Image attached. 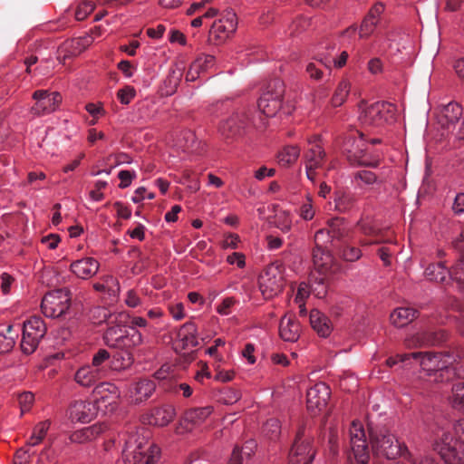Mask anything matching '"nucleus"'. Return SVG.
<instances>
[{
  "label": "nucleus",
  "mask_w": 464,
  "mask_h": 464,
  "mask_svg": "<svg viewBox=\"0 0 464 464\" xmlns=\"http://www.w3.org/2000/svg\"><path fill=\"white\" fill-rule=\"evenodd\" d=\"M330 395V388L324 382L314 384L306 393L307 409L311 411H322L327 405Z\"/></svg>",
  "instance_id": "nucleus-16"
},
{
  "label": "nucleus",
  "mask_w": 464,
  "mask_h": 464,
  "mask_svg": "<svg viewBox=\"0 0 464 464\" xmlns=\"http://www.w3.org/2000/svg\"><path fill=\"white\" fill-rule=\"evenodd\" d=\"M94 392L97 395L101 394V397L96 399L97 406L91 401L82 400L75 401L71 404L69 415L72 421L89 422L96 416L100 407L106 406V402L109 405L115 404L118 399L117 388L111 383H102L95 388Z\"/></svg>",
  "instance_id": "nucleus-2"
},
{
  "label": "nucleus",
  "mask_w": 464,
  "mask_h": 464,
  "mask_svg": "<svg viewBox=\"0 0 464 464\" xmlns=\"http://www.w3.org/2000/svg\"><path fill=\"white\" fill-rule=\"evenodd\" d=\"M355 197L350 194H343L335 198V209L339 212H346L355 204Z\"/></svg>",
  "instance_id": "nucleus-46"
},
{
  "label": "nucleus",
  "mask_w": 464,
  "mask_h": 464,
  "mask_svg": "<svg viewBox=\"0 0 464 464\" xmlns=\"http://www.w3.org/2000/svg\"><path fill=\"white\" fill-rule=\"evenodd\" d=\"M448 338V333L442 329L425 330L405 340V344L409 348L420 347L425 345H436L442 343Z\"/></svg>",
  "instance_id": "nucleus-15"
},
{
  "label": "nucleus",
  "mask_w": 464,
  "mask_h": 464,
  "mask_svg": "<svg viewBox=\"0 0 464 464\" xmlns=\"http://www.w3.org/2000/svg\"><path fill=\"white\" fill-rule=\"evenodd\" d=\"M141 343V334L136 328L129 327V330L111 348L130 351L133 347L140 345Z\"/></svg>",
  "instance_id": "nucleus-27"
},
{
  "label": "nucleus",
  "mask_w": 464,
  "mask_h": 464,
  "mask_svg": "<svg viewBox=\"0 0 464 464\" xmlns=\"http://www.w3.org/2000/svg\"><path fill=\"white\" fill-rule=\"evenodd\" d=\"M369 437L372 450L374 455L395 459L402 457L411 460V455L407 447L402 446L396 437L385 427H372L369 425Z\"/></svg>",
  "instance_id": "nucleus-3"
},
{
  "label": "nucleus",
  "mask_w": 464,
  "mask_h": 464,
  "mask_svg": "<svg viewBox=\"0 0 464 464\" xmlns=\"http://www.w3.org/2000/svg\"><path fill=\"white\" fill-rule=\"evenodd\" d=\"M71 271L79 278L87 279L93 276L99 270V263L92 257H84L72 262Z\"/></svg>",
  "instance_id": "nucleus-21"
},
{
  "label": "nucleus",
  "mask_w": 464,
  "mask_h": 464,
  "mask_svg": "<svg viewBox=\"0 0 464 464\" xmlns=\"http://www.w3.org/2000/svg\"><path fill=\"white\" fill-rule=\"evenodd\" d=\"M310 324L314 331L322 337H326L331 334L330 320L320 311L314 309L309 314Z\"/></svg>",
  "instance_id": "nucleus-26"
},
{
  "label": "nucleus",
  "mask_w": 464,
  "mask_h": 464,
  "mask_svg": "<svg viewBox=\"0 0 464 464\" xmlns=\"http://www.w3.org/2000/svg\"><path fill=\"white\" fill-rule=\"evenodd\" d=\"M280 422L276 419L268 420L264 425V432L271 440L276 439L280 434Z\"/></svg>",
  "instance_id": "nucleus-48"
},
{
  "label": "nucleus",
  "mask_w": 464,
  "mask_h": 464,
  "mask_svg": "<svg viewBox=\"0 0 464 464\" xmlns=\"http://www.w3.org/2000/svg\"><path fill=\"white\" fill-rule=\"evenodd\" d=\"M411 358L420 362L422 370L428 372L432 382H444L455 376V369L452 367L455 359L449 353L413 352L401 356V361Z\"/></svg>",
  "instance_id": "nucleus-1"
},
{
  "label": "nucleus",
  "mask_w": 464,
  "mask_h": 464,
  "mask_svg": "<svg viewBox=\"0 0 464 464\" xmlns=\"http://www.w3.org/2000/svg\"><path fill=\"white\" fill-rule=\"evenodd\" d=\"M361 250L358 247L346 246L343 252L342 257L347 262H354L361 257Z\"/></svg>",
  "instance_id": "nucleus-55"
},
{
  "label": "nucleus",
  "mask_w": 464,
  "mask_h": 464,
  "mask_svg": "<svg viewBox=\"0 0 464 464\" xmlns=\"http://www.w3.org/2000/svg\"><path fill=\"white\" fill-rule=\"evenodd\" d=\"M354 179L361 180L366 185H372L377 181V177L375 173L370 170H359L354 173Z\"/></svg>",
  "instance_id": "nucleus-56"
},
{
  "label": "nucleus",
  "mask_w": 464,
  "mask_h": 464,
  "mask_svg": "<svg viewBox=\"0 0 464 464\" xmlns=\"http://www.w3.org/2000/svg\"><path fill=\"white\" fill-rule=\"evenodd\" d=\"M5 331L6 334L0 332V353L10 352L17 337V334H13V325H8Z\"/></svg>",
  "instance_id": "nucleus-45"
},
{
  "label": "nucleus",
  "mask_w": 464,
  "mask_h": 464,
  "mask_svg": "<svg viewBox=\"0 0 464 464\" xmlns=\"http://www.w3.org/2000/svg\"><path fill=\"white\" fill-rule=\"evenodd\" d=\"M111 354L105 349H99L92 357V363L90 364L96 372L105 377L109 369V360Z\"/></svg>",
  "instance_id": "nucleus-34"
},
{
  "label": "nucleus",
  "mask_w": 464,
  "mask_h": 464,
  "mask_svg": "<svg viewBox=\"0 0 464 464\" xmlns=\"http://www.w3.org/2000/svg\"><path fill=\"white\" fill-rule=\"evenodd\" d=\"M330 241L334 240L326 229H320L314 235V246L327 247L326 244Z\"/></svg>",
  "instance_id": "nucleus-58"
},
{
  "label": "nucleus",
  "mask_w": 464,
  "mask_h": 464,
  "mask_svg": "<svg viewBox=\"0 0 464 464\" xmlns=\"http://www.w3.org/2000/svg\"><path fill=\"white\" fill-rule=\"evenodd\" d=\"M350 444L355 460L360 464H367L370 459V450L364 430L359 422L353 421L352 423Z\"/></svg>",
  "instance_id": "nucleus-10"
},
{
  "label": "nucleus",
  "mask_w": 464,
  "mask_h": 464,
  "mask_svg": "<svg viewBox=\"0 0 464 464\" xmlns=\"http://www.w3.org/2000/svg\"><path fill=\"white\" fill-rule=\"evenodd\" d=\"M433 450L445 464H464V446L450 431H442Z\"/></svg>",
  "instance_id": "nucleus-5"
},
{
  "label": "nucleus",
  "mask_w": 464,
  "mask_h": 464,
  "mask_svg": "<svg viewBox=\"0 0 464 464\" xmlns=\"http://www.w3.org/2000/svg\"><path fill=\"white\" fill-rule=\"evenodd\" d=\"M34 396L30 392H25L18 396V403L21 409V414L28 411L34 402Z\"/></svg>",
  "instance_id": "nucleus-53"
},
{
  "label": "nucleus",
  "mask_w": 464,
  "mask_h": 464,
  "mask_svg": "<svg viewBox=\"0 0 464 464\" xmlns=\"http://www.w3.org/2000/svg\"><path fill=\"white\" fill-rule=\"evenodd\" d=\"M450 269H448L442 262L431 264L425 269V276L430 281L443 283L449 276Z\"/></svg>",
  "instance_id": "nucleus-37"
},
{
  "label": "nucleus",
  "mask_w": 464,
  "mask_h": 464,
  "mask_svg": "<svg viewBox=\"0 0 464 464\" xmlns=\"http://www.w3.org/2000/svg\"><path fill=\"white\" fill-rule=\"evenodd\" d=\"M350 92V83L347 80H342L333 97H332V101H331V103L334 107H338V106H341L346 100L348 94Z\"/></svg>",
  "instance_id": "nucleus-42"
},
{
  "label": "nucleus",
  "mask_w": 464,
  "mask_h": 464,
  "mask_svg": "<svg viewBox=\"0 0 464 464\" xmlns=\"http://www.w3.org/2000/svg\"><path fill=\"white\" fill-rule=\"evenodd\" d=\"M175 416V410L170 405L154 408L148 419L150 425L163 427L168 425Z\"/></svg>",
  "instance_id": "nucleus-22"
},
{
  "label": "nucleus",
  "mask_w": 464,
  "mask_h": 464,
  "mask_svg": "<svg viewBox=\"0 0 464 464\" xmlns=\"http://www.w3.org/2000/svg\"><path fill=\"white\" fill-rule=\"evenodd\" d=\"M115 357L118 361L119 360L121 361V365H120V367H121V368L130 367L134 361L133 355L130 351L121 350V352L118 353L115 355Z\"/></svg>",
  "instance_id": "nucleus-63"
},
{
  "label": "nucleus",
  "mask_w": 464,
  "mask_h": 464,
  "mask_svg": "<svg viewBox=\"0 0 464 464\" xmlns=\"http://www.w3.org/2000/svg\"><path fill=\"white\" fill-rule=\"evenodd\" d=\"M280 336L286 342H295L300 334V325L293 316L285 315L279 325Z\"/></svg>",
  "instance_id": "nucleus-23"
},
{
  "label": "nucleus",
  "mask_w": 464,
  "mask_h": 464,
  "mask_svg": "<svg viewBox=\"0 0 464 464\" xmlns=\"http://www.w3.org/2000/svg\"><path fill=\"white\" fill-rule=\"evenodd\" d=\"M106 429L107 426L103 423L99 425L95 424L72 433L71 435V440L76 443H84L88 440H93L102 434Z\"/></svg>",
  "instance_id": "nucleus-29"
},
{
  "label": "nucleus",
  "mask_w": 464,
  "mask_h": 464,
  "mask_svg": "<svg viewBox=\"0 0 464 464\" xmlns=\"http://www.w3.org/2000/svg\"><path fill=\"white\" fill-rule=\"evenodd\" d=\"M347 159L352 164L359 166L376 168L379 165V160L370 159L359 145L354 150H347Z\"/></svg>",
  "instance_id": "nucleus-30"
},
{
  "label": "nucleus",
  "mask_w": 464,
  "mask_h": 464,
  "mask_svg": "<svg viewBox=\"0 0 464 464\" xmlns=\"http://www.w3.org/2000/svg\"><path fill=\"white\" fill-rule=\"evenodd\" d=\"M129 329L126 327H119L117 325L108 326L103 334V339L107 346L112 347L116 342L124 335Z\"/></svg>",
  "instance_id": "nucleus-43"
},
{
  "label": "nucleus",
  "mask_w": 464,
  "mask_h": 464,
  "mask_svg": "<svg viewBox=\"0 0 464 464\" xmlns=\"http://www.w3.org/2000/svg\"><path fill=\"white\" fill-rule=\"evenodd\" d=\"M118 178L121 179L119 187L121 188H125L129 187L131 183V180L136 178V173L135 171L121 170L118 174Z\"/></svg>",
  "instance_id": "nucleus-59"
},
{
  "label": "nucleus",
  "mask_w": 464,
  "mask_h": 464,
  "mask_svg": "<svg viewBox=\"0 0 464 464\" xmlns=\"http://www.w3.org/2000/svg\"><path fill=\"white\" fill-rule=\"evenodd\" d=\"M326 160V153L320 143L318 137H314L309 140V148L304 154V166L305 167H317L323 168Z\"/></svg>",
  "instance_id": "nucleus-19"
},
{
  "label": "nucleus",
  "mask_w": 464,
  "mask_h": 464,
  "mask_svg": "<svg viewBox=\"0 0 464 464\" xmlns=\"http://www.w3.org/2000/svg\"><path fill=\"white\" fill-rule=\"evenodd\" d=\"M93 37L85 35L82 37L73 38L65 43L64 48L68 53L64 55V59L70 56H76L83 52L90 44H92Z\"/></svg>",
  "instance_id": "nucleus-31"
},
{
  "label": "nucleus",
  "mask_w": 464,
  "mask_h": 464,
  "mask_svg": "<svg viewBox=\"0 0 464 464\" xmlns=\"http://www.w3.org/2000/svg\"><path fill=\"white\" fill-rule=\"evenodd\" d=\"M215 58L209 54H201L193 63H198L201 72L208 70L214 64Z\"/></svg>",
  "instance_id": "nucleus-64"
},
{
  "label": "nucleus",
  "mask_w": 464,
  "mask_h": 464,
  "mask_svg": "<svg viewBox=\"0 0 464 464\" xmlns=\"http://www.w3.org/2000/svg\"><path fill=\"white\" fill-rule=\"evenodd\" d=\"M328 233L332 237V240H341L348 235V227L344 218H332L327 220Z\"/></svg>",
  "instance_id": "nucleus-32"
},
{
  "label": "nucleus",
  "mask_w": 464,
  "mask_h": 464,
  "mask_svg": "<svg viewBox=\"0 0 464 464\" xmlns=\"http://www.w3.org/2000/svg\"><path fill=\"white\" fill-rule=\"evenodd\" d=\"M314 209L313 208L311 198H308L307 201L304 202L301 207L299 210V214L301 218H303L305 220H311L314 216Z\"/></svg>",
  "instance_id": "nucleus-60"
},
{
  "label": "nucleus",
  "mask_w": 464,
  "mask_h": 464,
  "mask_svg": "<svg viewBox=\"0 0 464 464\" xmlns=\"http://www.w3.org/2000/svg\"><path fill=\"white\" fill-rule=\"evenodd\" d=\"M419 313L411 307H399L391 314V322L397 327H403L413 321Z\"/></svg>",
  "instance_id": "nucleus-28"
},
{
  "label": "nucleus",
  "mask_w": 464,
  "mask_h": 464,
  "mask_svg": "<svg viewBox=\"0 0 464 464\" xmlns=\"http://www.w3.org/2000/svg\"><path fill=\"white\" fill-rule=\"evenodd\" d=\"M324 66V63L320 62V59L314 63H309L306 66V72L309 76L315 80H320L323 75V71L320 66Z\"/></svg>",
  "instance_id": "nucleus-57"
},
{
  "label": "nucleus",
  "mask_w": 464,
  "mask_h": 464,
  "mask_svg": "<svg viewBox=\"0 0 464 464\" xmlns=\"http://www.w3.org/2000/svg\"><path fill=\"white\" fill-rule=\"evenodd\" d=\"M156 382L152 379L141 378L132 384L130 389L131 401L139 404L147 401L156 390Z\"/></svg>",
  "instance_id": "nucleus-17"
},
{
  "label": "nucleus",
  "mask_w": 464,
  "mask_h": 464,
  "mask_svg": "<svg viewBox=\"0 0 464 464\" xmlns=\"http://www.w3.org/2000/svg\"><path fill=\"white\" fill-rule=\"evenodd\" d=\"M357 227L363 235L373 237V239L371 240H361L362 245H372L381 243L380 230L371 222L361 220L357 223Z\"/></svg>",
  "instance_id": "nucleus-38"
},
{
  "label": "nucleus",
  "mask_w": 464,
  "mask_h": 464,
  "mask_svg": "<svg viewBox=\"0 0 464 464\" xmlns=\"http://www.w3.org/2000/svg\"><path fill=\"white\" fill-rule=\"evenodd\" d=\"M247 125V115L244 111H237L221 122L219 132L223 139L233 140L243 134Z\"/></svg>",
  "instance_id": "nucleus-13"
},
{
  "label": "nucleus",
  "mask_w": 464,
  "mask_h": 464,
  "mask_svg": "<svg viewBox=\"0 0 464 464\" xmlns=\"http://www.w3.org/2000/svg\"><path fill=\"white\" fill-rule=\"evenodd\" d=\"M46 334V326L39 316H33L24 324L21 349L24 353L31 354Z\"/></svg>",
  "instance_id": "nucleus-9"
},
{
  "label": "nucleus",
  "mask_w": 464,
  "mask_h": 464,
  "mask_svg": "<svg viewBox=\"0 0 464 464\" xmlns=\"http://www.w3.org/2000/svg\"><path fill=\"white\" fill-rule=\"evenodd\" d=\"M284 92L283 81L280 79L271 80L258 101L259 111L266 117L275 116L281 108Z\"/></svg>",
  "instance_id": "nucleus-8"
},
{
  "label": "nucleus",
  "mask_w": 464,
  "mask_h": 464,
  "mask_svg": "<svg viewBox=\"0 0 464 464\" xmlns=\"http://www.w3.org/2000/svg\"><path fill=\"white\" fill-rule=\"evenodd\" d=\"M255 448L256 443L253 440L246 441L242 449L236 446L227 464H242V454L250 457Z\"/></svg>",
  "instance_id": "nucleus-40"
},
{
  "label": "nucleus",
  "mask_w": 464,
  "mask_h": 464,
  "mask_svg": "<svg viewBox=\"0 0 464 464\" xmlns=\"http://www.w3.org/2000/svg\"><path fill=\"white\" fill-rule=\"evenodd\" d=\"M92 287L97 292L105 293L112 296H115L120 290L119 282L112 276H104L102 282L94 283Z\"/></svg>",
  "instance_id": "nucleus-36"
},
{
  "label": "nucleus",
  "mask_w": 464,
  "mask_h": 464,
  "mask_svg": "<svg viewBox=\"0 0 464 464\" xmlns=\"http://www.w3.org/2000/svg\"><path fill=\"white\" fill-rule=\"evenodd\" d=\"M284 267L276 262L268 265L259 276V288L266 299L277 295L284 287Z\"/></svg>",
  "instance_id": "nucleus-7"
},
{
  "label": "nucleus",
  "mask_w": 464,
  "mask_h": 464,
  "mask_svg": "<svg viewBox=\"0 0 464 464\" xmlns=\"http://www.w3.org/2000/svg\"><path fill=\"white\" fill-rule=\"evenodd\" d=\"M34 454V452H30V450L23 448L18 450L14 455V464H28Z\"/></svg>",
  "instance_id": "nucleus-61"
},
{
  "label": "nucleus",
  "mask_w": 464,
  "mask_h": 464,
  "mask_svg": "<svg viewBox=\"0 0 464 464\" xmlns=\"http://www.w3.org/2000/svg\"><path fill=\"white\" fill-rule=\"evenodd\" d=\"M212 412V407L189 409L185 412V420L197 424L205 420Z\"/></svg>",
  "instance_id": "nucleus-39"
},
{
  "label": "nucleus",
  "mask_w": 464,
  "mask_h": 464,
  "mask_svg": "<svg viewBox=\"0 0 464 464\" xmlns=\"http://www.w3.org/2000/svg\"><path fill=\"white\" fill-rule=\"evenodd\" d=\"M348 53L346 51H343L341 53L340 56L335 58H320V62L324 63V67L330 69L332 63L334 64L335 67L341 68L343 65H345L347 59H348Z\"/></svg>",
  "instance_id": "nucleus-49"
},
{
  "label": "nucleus",
  "mask_w": 464,
  "mask_h": 464,
  "mask_svg": "<svg viewBox=\"0 0 464 464\" xmlns=\"http://www.w3.org/2000/svg\"><path fill=\"white\" fill-rule=\"evenodd\" d=\"M311 293L317 298H324L327 293V285L323 274L319 276L312 275L309 280Z\"/></svg>",
  "instance_id": "nucleus-41"
},
{
  "label": "nucleus",
  "mask_w": 464,
  "mask_h": 464,
  "mask_svg": "<svg viewBox=\"0 0 464 464\" xmlns=\"http://www.w3.org/2000/svg\"><path fill=\"white\" fill-rule=\"evenodd\" d=\"M160 450L155 445H150L145 450L134 451L133 464H155Z\"/></svg>",
  "instance_id": "nucleus-35"
},
{
  "label": "nucleus",
  "mask_w": 464,
  "mask_h": 464,
  "mask_svg": "<svg viewBox=\"0 0 464 464\" xmlns=\"http://www.w3.org/2000/svg\"><path fill=\"white\" fill-rule=\"evenodd\" d=\"M300 150L296 146H286L278 154V162L282 166H289L299 157Z\"/></svg>",
  "instance_id": "nucleus-44"
},
{
  "label": "nucleus",
  "mask_w": 464,
  "mask_h": 464,
  "mask_svg": "<svg viewBox=\"0 0 464 464\" xmlns=\"http://www.w3.org/2000/svg\"><path fill=\"white\" fill-rule=\"evenodd\" d=\"M236 303L237 301L234 297H227L218 305L217 311L222 315H227L231 313L230 309Z\"/></svg>",
  "instance_id": "nucleus-62"
},
{
  "label": "nucleus",
  "mask_w": 464,
  "mask_h": 464,
  "mask_svg": "<svg viewBox=\"0 0 464 464\" xmlns=\"http://www.w3.org/2000/svg\"><path fill=\"white\" fill-rule=\"evenodd\" d=\"M33 98L36 102L31 108V112L36 116L54 111L62 102V95L57 92H49L45 90H38L34 92Z\"/></svg>",
  "instance_id": "nucleus-12"
},
{
  "label": "nucleus",
  "mask_w": 464,
  "mask_h": 464,
  "mask_svg": "<svg viewBox=\"0 0 464 464\" xmlns=\"http://www.w3.org/2000/svg\"><path fill=\"white\" fill-rule=\"evenodd\" d=\"M136 92L133 87L126 86L117 92V97L122 104H129L135 97Z\"/></svg>",
  "instance_id": "nucleus-54"
},
{
  "label": "nucleus",
  "mask_w": 464,
  "mask_h": 464,
  "mask_svg": "<svg viewBox=\"0 0 464 464\" xmlns=\"http://www.w3.org/2000/svg\"><path fill=\"white\" fill-rule=\"evenodd\" d=\"M312 257L319 274L326 273L333 264V256L327 247L314 246Z\"/></svg>",
  "instance_id": "nucleus-25"
},
{
  "label": "nucleus",
  "mask_w": 464,
  "mask_h": 464,
  "mask_svg": "<svg viewBox=\"0 0 464 464\" xmlns=\"http://www.w3.org/2000/svg\"><path fill=\"white\" fill-rule=\"evenodd\" d=\"M71 293L66 288L55 289L46 294L42 300L41 309L47 317L63 318L70 314Z\"/></svg>",
  "instance_id": "nucleus-4"
},
{
  "label": "nucleus",
  "mask_w": 464,
  "mask_h": 464,
  "mask_svg": "<svg viewBox=\"0 0 464 464\" xmlns=\"http://www.w3.org/2000/svg\"><path fill=\"white\" fill-rule=\"evenodd\" d=\"M237 28V17L233 10H227L221 19L213 23L210 28V34L219 39L228 36Z\"/></svg>",
  "instance_id": "nucleus-18"
},
{
  "label": "nucleus",
  "mask_w": 464,
  "mask_h": 464,
  "mask_svg": "<svg viewBox=\"0 0 464 464\" xmlns=\"http://www.w3.org/2000/svg\"><path fill=\"white\" fill-rule=\"evenodd\" d=\"M377 22L371 20L370 18L364 17L359 29V35L361 38L369 37L374 31Z\"/></svg>",
  "instance_id": "nucleus-52"
},
{
  "label": "nucleus",
  "mask_w": 464,
  "mask_h": 464,
  "mask_svg": "<svg viewBox=\"0 0 464 464\" xmlns=\"http://www.w3.org/2000/svg\"><path fill=\"white\" fill-rule=\"evenodd\" d=\"M130 320V316L128 314L124 312L121 313H109L107 318V325H117L119 327H127V324Z\"/></svg>",
  "instance_id": "nucleus-47"
},
{
  "label": "nucleus",
  "mask_w": 464,
  "mask_h": 464,
  "mask_svg": "<svg viewBox=\"0 0 464 464\" xmlns=\"http://www.w3.org/2000/svg\"><path fill=\"white\" fill-rule=\"evenodd\" d=\"M102 378L103 376L96 372L90 364L79 368L74 374L75 382L82 387H91Z\"/></svg>",
  "instance_id": "nucleus-24"
},
{
  "label": "nucleus",
  "mask_w": 464,
  "mask_h": 464,
  "mask_svg": "<svg viewBox=\"0 0 464 464\" xmlns=\"http://www.w3.org/2000/svg\"><path fill=\"white\" fill-rule=\"evenodd\" d=\"M396 107L387 102H377L362 109L360 120L362 124L379 127L394 121Z\"/></svg>",
  "instance_id": "nucleus-6"
},
{
  "label": "nucleus",
  "mask_w": 464,
  "mask_h": 464,
  "mask_svg": "<svg viewBox=\"0 0 464 464\" xmlns=\"http://www.w3.org/2000/svg\"><path fill=\"white\" fill-rule=\"evenodd\" d=\"M94 10V4L92 1H84L80 4L75 11V18L78 21L84 20Z\"/></svg>",
  "instance_id": "nucleus-50"
},
{
  "label": "nucleus",
  "mask_w": 464,
  "mask_h": 464,
  "mask_svg": "<svg viewBox=\"0 0 464 464\" xmlns=\"http://www.w3.org/2000/svg\"><path fill=\"white\" fill-rule=\"evenodd\" d=\"M459 253V258L449 272L450 279L458 284L460 291L464 290V247L461 250H456Z\"/></svg>",
  "instance_id": "nucleus-33"
},
{
  "label": "nucleus",
  "mask_w": 464,
  "mask_h": 464,
  "mask_svg": "<svg viewBox=\"0 0 464 464\" xmlns=\"http://www.w3.org/2000/svg\"><path fill=\"white\" fill-rule=\"evenodd\" d=\"M109 313H110V311L107 308L102 307V306H96V307H93L90 311V317L93 321L94 324H99L103 322L104 323L107 322Z\"/></svg>",
  "instance_id": "nucleus-51"
},
{
  "label": "nucleus",
  "mask_w": 464,
  "mask_h": 464,
  "mask_svg": "<svg viewBox=\"0 0 464 464\" xmlns=\"http://www.w3.org/2000/svg\"><path fill=\"white\" fill-rule=\"evenodd\" d=\"M197 327L191 323L184 324L176 333L177 347L185 350L188 347H196L198 341L196 336Z\"/></svg>",
  "instance_id": "nucleus-20"
},
{
  "label": "nucleus",
  "mask_w": 464,
  "mask_h": 464,
  "mask_svg": "<svg viewBox=\"0 0 464 464\" xmlns=\"http://www.w3.org/2000/svg\"><path fill=\"white\" fill-rule=\"evenodd\" d=\"M315 452L304 438V430H299L289 452L288 464H312Z\"/></svg>",
  "instance_id": "nucleus-11"
},
{
  "label": "nucleus",
  "mask_w": 464,
  "mask_h": 464,
  "mask_svg": "<svg viewBox=\"0 0 464 464\" xmlns=\"http://www.w3.org/2000/svg\"><path fill=\"white\" fill-rule=\"evenodd\" d=\"M462 107L457 102H450L442 109L439 122L445 129L455 130L457 123L461 120L457 135L459 139H464V115Z\"/></svg>",
  "instance_id": "nucleus-14"
}]
</instances>
